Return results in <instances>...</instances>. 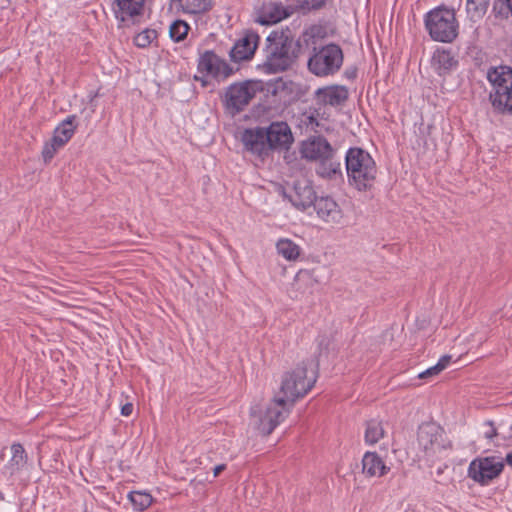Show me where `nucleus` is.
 <instances>
[{
	"mask_svg": "<svg viewBox=\"0 0 512 512\" xmlns=\"http://www.w3.org/2000/svg\"><path fill=\"white\" fill-rule=\"evenodd\" d=\"M297 34H269L266 39L264 69L269 73L286 71L301 53L307 40Z\"/></svg>",
	"mask_w": 512,
	"mask_h": 512,
	"instance_id": "nucleus-1",
	"label": "nucleus"
},
{
	"mask_svg": "<svg viewBox=\"0 0 512 512\" xmlns=\"http://www.w3.org/2000/svg\"><path fill=\"white\" fill-rule=\"evenodd\" d=\"M317 365L313 360L303 361L284 373L281 380L280 395L276 398L285 400V405L291 408L295 402L303 398L317 381Z\"/></svg>",
	"mask_w": 512,
	"mask_h": 512,
	"instance_id": "nucleus-2",
	"label": "nucleus"
},
{
	"mask_svg": "<svg viewBox=\"0 0 512 512\" xmlns=\"http://www.w3.org/2000/svg\"><path fill=\"white\" fill-rule=\"evenodd\" d=\"M348 182L358 191L370 190L376 181L378 169L372 156L362 148L352 147L345 156Z\"/></svg>",
	"mask_w": 512,
	"mask_h": 512,
	"instance_id": "nucleus-3",
	"label": "nucleus"
},
{
	"mask_svg": "<svg viewBox=\"0 0 512 512\" xmlns=\"http://www.w3.org/2000/svg\"><path fill=\"white\" fill-rule=\"evenodd\" d=\"M486 78L490 86L488 101L494 112L512 116V68L506 65L490 67Z\"/></svg>",
	"mask_w": 512,
	"mask_h": 512,
	"instance_id": "nucleus-4",
	"label": "nucleus"
},
{
	"mask_svg": "<svg viewBox=\"0 0 512 512\" xmlns=\"http://www.w3.org/2000/svg\"><path fill=\"white\" fill-rule=\"evenodd\" d=\"M418 447L422 455L419 459L431 462L443 460L444 454L451 448V443L446 440L444 430L435 422H426L419 426L417 434Z\"/></svg>",
	"mask_w": 512,
	"mask_h": 512,
	"instance_id": "nucleus-5",
	"label": "nucleus"
},
{
	"mask_svg": "<svg viewBox=\"0 0 512 512\" xmlns=\"http://www.w3.org/2000/svg\"><path fill=\"white\" fill-rule=\"evenodd\" d=\"M265 89L261 80H245L229 85L222 97V103L232 116L244 111L258 93Z\"/></svg>",
	"mask_w": 512,
	"mask_h": 512,
	"instance_id": "nucleus-6",
	"label": "nucleus"
},
{
	"mask_svg": "<svg viewBox=\"0 0 512 512\" xmlns=\"http://www.w3.org/2000/svg\"><path fill=\"white\" fill-rule=\"evenodd\" d=\"M290 409L285 405V400L274 397L266 406H252L250 417L252 424L263 436L270 435L274 429L289 414Z\"/></svg>",
	"mask_w": 512,
	"mask_h": 512,
	"instance_id": "nucleus-7",
	"label": "nucleus"
},
{
	"mask_svg": "<svg viewBox=\"0 0 512 512\" xmlns=\"http://www.w3.org/2000/svg\"><path fill=\"white\" fill-rule=\"evenodd\" d=\"M343 58L340 46L327 44L314 49V54L308 60V68L316 76L333 75L341 68Z\"/></svg>",
	"mask_w": 512,
	"mask_h": 512,
	"instance_id": "nucleus-8",
	"label": "nucleus"
},
{
	"mask_svg": "<svg viewBox=\"0 0 512 512\" xmlns=\"http://www.w3.org/2000/svg\"><path fill=\"white\" fill-rule=\"evenodd\" d=\"M197 69L200 75H195L194 80L199 81L203 87L209 86L211 79L223 81L234 73L233 68L213 51H205L200 55Z\"/></svg>",
	"mask_w": 512,
	"mask_h": 512,
	"instance_id": "nucleus-9",
	"label": "nucleus"
},
{
	"mask_svg": "<svg viewBox=\"0 0 512 512\" xmlns=\"http://www.w3.org/2000/svg\"><path fill=\"white\" fill-rule=\"evenodd\" d=\"M300 152L303 158L313 161H321L323 164L330 162V171L328 174H336L341 171L339 162H332L334 153L330 143L322 136H314L305 140L301 144Z\"/></svg>",
	"mask_w": 512,
	"mask_h": 512,
	"instance_id": "nucleus-10",
	"label": "nucleus"
},
{
	"mask_svg": "<svg viewBox=\"0 0 512 512\" xmlns=\"http://www.w3.org/2000/svg\"><path fill=\"white\" fill-rule=\"evenodd\" d=\"M424 23L428 32H457L459 27L455 10L444 5L426 13Z\"/></svg>",
	"mask_w": 512,
	"mask_h": 512,
	"instance_id": "nucleus-11",
	"label": "nucleus"
},
{
	"mask_svg": "<svg viewBox=\"0 0 512 512\" xmlns=\"http://www.w3.org/2000/svg\"><path fill=\"white\" fill-rule=\"evenodd\" d=\"M264 132L270 153L272 151H287L294 142L291 128L286 122H272L264 128Z\"/></svg>",
	"mask_w": 512,
	"mask_h": 512,
	"instance_id": "nucleus-12",
	"label": "nucleus"
},
{
	"mask_svg": "<svg viewBox=\"0 0 512 512\" xmlns=\"http://www.w3.org/2000/svg\"><path fill=\"white\" fill-rule=\"evenodd\" d=\"M283 195L295 208L302 211L313 205L317 198L311 182L306 178L295 180L291 190L288 193L284 191Z\"/></svg>",
	"mask_w": 512,
	"mask_h": 512,
	"instance_id": "nucleus-13",
	"label": "nucleus"
},
{
	"mask_svg": "<svg viewBox=\"0 0 512 512\" xmlns=\"http://www.w3.org/2000/svg\"><path fill=\"white\" fill-rule=\"evenodd\" d=\"M241 142L246 151L265 159L270 155L265 139L264 127L247 128L241 133Z\"/></svg>",
	"mask_w": 512,
	"mask_h": 512,
	"instance_id": "nucleus-14",
	"label": "nucleus"
},
{
	"mask_svg": "<svg viewBox=\"0 0 512 512\" xmlns=\"http://www.w3.org/2000/svg\"><path fill=\"white\" fill-rule=\"evenodd\" d=\"M116 18L122 23L120 29L129 28V23H134L140 16L145 0H112Z\"/></svg>",
	"mask_w": 512,
	"mask_h": 512,
	"instance_id": "nucleus-15",
	"label": "nucleus"
},
{
	"mask_svg": "<svg viewBox=\"0 0 512 512\" xmlns=\"http://www.w3.org/2000/svg\"><path fill=\"white\" fill-rule=\"evenodd\" d=\"M259 42L258 34H244L238 39L230 50L231 60L242 62L250 60L257 49Z\"/></svg>",
	"mask_w": 512,
	"mask_h": 512,
	"instance_id": "nucleus-16",
	"label": "nucleus"
},
{
	"mask_svg": "<svg viewBox=\"0 0 512 512\" xmlns=\"http://www.w3.org/2000/svg\"><path fill=\"white\" fill-rule=\"evenodd\" d=\"M286 18L289 17L285 5L281 2H269L264 3L257 11L255 21L261 25H272Z\"/></svg>",
	"mask_w": 512,
	"mask_h": 512,
	"instance_id": "nucleus-17",
	"label": "nucleus"
},
{
	"mask_svg": "<svg viewBox=\"0 0 512 512\" xmlns=\"http://www.w3.org/2000/svg\"><path fill=\"white\" fill-rule=\"evenodd\" d=\"M313 206L318 217L327 223H339L342 219V211L340 207L330 197L316 198Z\"/></svg>",
	"mask_w": 512,
	"mask_h": 512,
	"instance_id": "nucleus-18",
	"label": "nucleus"
},
{
	"mask_svg": "<svg viewBox=\"0 0 512 512\" xmlns=\"http://www.w3.org/2000/svg\"><path fill=\"white\" fill-rule=\"evenodd\" d=\"M315 96L320 104L339 106L348 99V90L341 85L326 86L317 89Z\"/></svg>",
	"mask_w": 512,
	"mask_h": 512,
	"instance_id": "nucleus-19",
	"label": "nucleus"
},
{
	"mask_svg": "<svg viewBox=\"0 0 512 512\" xmlns=\"http://www.w3.org/2000/svg\"><path fill=\"white\" fill-rule=\"evenodd\" d=\"M458 65V60L451 54L450 51L437 48L431 58V68L439 76H446L451 73Z\"/></svg>",
	"mask_w": 512,
	"mask_h": 512,
	"instance_id": "nucleus-20",
	"label": "nucleus"
},
{
	"mask_svg": "<svg viewBox=\"0 0 512 512\" xmlns=\"http://www.w3.org/2000/svg\"><path fill=\"white\" fill-rule=\"evenodd\" d=\"M362 471L368 477H382L389 471L376 452H366L362 459Z\"/></svg>",
	"mask_w": 512,
	"mask_h": 512,
	"instance_id": "nucleus-21",
	"label": "nucleus"
},
{
	"mask_svg": "<svg viewBox=\"0 0 512 512\" xmlns=\"http://www.w3.org/2000/svg\"><path fill=\"white\" fill-rule=\"evenodd\" d=\"M285 9L288 17L294 14L306 15L311 11L320 10L326 4V0H285Z\"/></svg>",
	"mask_w": 512,
	"mask_h": 512,
	"instance_id": "nucleus-22",
	"label": "nucleus"
},
{
	"mask_svg": "<svg viewBox=\"0 0 512 512\" xmlns=\"http://www.w3.org/2000/svg\"><path fill=\"white\" fill-rule=\"evenodd\" d=\"M504 469V460L498 456L482 458V486L499 477Z\"/></svg>",
	"mask_w": 512,
	"mask_h": 512,
	"instance_id": "nucleus-23",
	"label": "nucleus"
},
{
	"mask_svg": "<svg viewBox=\"0 0 512 512\" xmlns=\"http://www.w3.org/2000/svg\"><path fill=\"white\" fill-rule=\"evenodd\" d=\"M76 115H69L55 129L52 139L62 147L72 138L77 128Z\"/></svg>",
	"mask_w": 512,
	"mask_h": 512,
	"instance_id": "nucleus-24",
	"label": "nucleus"
},
{
	"mask_svg": "<svg viewBox=\"0 0 512 512\" xmlns=\"http://www.w3.org/2000/svg\"><path fill=\"white\" fill-rule=\"evenodd\" d=\"M316 283L313 273L309 270H300L294 279L292 288L299 294L311 293V289Z\"/></svg>",
	"mask_w": 512,
	"mask_h": 512,
	"instance_id": "nucleus-25",
	"label": "nucleus"
},
{
	"mask_svg": "<svg viewBox=\"0 0 512 512\" xmlns=\"http://www.w3.org/2000/svg\"><path fill=\"white\" fill-rule=\"evenodd\" d=\"M277 253L287 261H296L301 249L300 247L288 238H281L276 243Z\"/></svg>",
	"mask_w": 512,
	"mask_h": 512,
	"instance_id": "nucleus-26",
	"label": "nucleus"
},
{
	"mask_svg": "<svg viewBox=\"0 0 512 512\" xmlns=\"http://www.w3.org/2000/svg\"><path fill=\"white\" fill-rule=\"evenodd\" d=\"M385 431L381 422L370 420L366 422L365 442L368 445L376 444L384 437Z\"/></svg>",
	"mask_w": 512,
	"mask_h": 512,
	"instance_id": "nucleus-27",
	"label": "nucleus"
},
{
	"mask_svg": "<svg viewBox=\"0 0 512 512\" xmlns=\"http://www.w3.org/2000/svg\"><path fill=\"white\" fill-rule=\"evenodd\" d=\"M184 12L190 14H201L211 7L210 0H178Z\"/></svg>",
	"mask_w": 512,
	"mask_h": 512,
	"instance_id": "nucleus-28",
	"label": "nucleus"
},
{
	"mask_svg": "<svg viewBox=\"0 0 512 512\" xmlns=\"http://www.w3.org/2000/svg\"><path fill=\"white\" fill-rule=\"evenodd\" d=\"M129 500L137 510H144L152 503V496L146 492L132 491L128 495Z\"/></svg>",
	"mask_w": 512,
	"mask_h": 512,
	"instance_id": "nucleus-29",
	"label": "nucleus"
},
{
	"mask_svg": "<svg viewBox=\"0 0 512 512\" xmlns=\"http://www.w3.org/2000/svg\"><path fill=\"white\" fill-rule=\"evenodd\" d=\"M450 361H451V356L450 355L442 356L439 359V361L437 362V364H435L434 366H432V367L426 369L425 371L419 373L418 378H420V379H428V378H431V377H434V376L438 375L440 372H442L448 366Z\"/></svg>",
	"mask_w": 512,
	"mask_h": 512,
	"instance_id": "nucleus-30",
	"label": "nucleus"
},
{
	"mask_svg": "<svg viewBox=\"0 0 512 512\" xmlns=\"http://www.w3.org/2000/svg\"><path fill=\"white\" fill-rule=\"evenodd\" d=\"M12 457L10 459V465L15 467L16 470L22 468L27 462V455L23 446L19 443H15L11 446Z\"/></svg>",
	"mask_w": 512,
	"mask_h": 512,
	"instance_id": "nucleus-31",
	"label": "nucleus"
},
{
	"mask_svg": "<svg viewBox=\"0 0 512 512\" xmlns=\"http://www.w3.org/2000/svg\"><path fill=\"white\" fill-rule=\"evenodd\" d=\"M61 147L62 146L60 144L55 143L53 139H51L49 142H46L42 150V156L44 161L46 163L51 161V159L54 157L58 149H60Z\"/></svg>",
	"mask_w": 512,
	"mask_h": 512,
	"instance_id": "nucleus-32",
	"label": "nucleus"
},
{
	"mask_svg": "<svg viewBox=\"0 0 512 512\" xmlns=\"http://www.w3.org/2000/svg\"><path fill=\"white\" fill-rule=\"evenodd\" d=\"M482 435L487 441L495 444L494 439L498 437V434L492 421H486L482 424Z\"/></svg>",
	"mask_w": 512,
	"mask_h": 512,
	"instance_id": "nucleus-33",
	"label": "nucleus"
},
{
	"mask_svg": "<svg viewBox=\"0 0 512 512\" xmlns=\"http://www.w3.org/2000/svg\"><path fill=\"white\" fill-rule=\"evenodd\" d=\"M479 7L478 0H467L466 12L472 22H477L480 19Z\"/></svg>",
	"mask_w": 512,
	"mask_h": 512,
	"instance_id": "nucleus-34",
	"label": "nucleus"
},
{
	"mask_svg": "<svg viewBox=\"0 0 512 512\" xmlns=\"http://www.w3.org/2000/svg\"><path fill=\"white\" fill-rule=\"evenodd\" d=\"M154 39H156V34H135L133 36L134 44L140 48L149 46Z\"/></svg>",
	"mask_w": 512,
	"mask_h": 512,
	"instance_id": "nucleus-35",
	"label": "nucleus"
},
{
	"mask_svg": "<svg viewBox=\"0 0 512 512\" xmlns=\"http://www.w3.org/2000/svg\"><path fill=\"white\" fill-rule=\"evenodd\" d=\"M181 29H183V32H189L192 27L185 20H175L170 24L168 32H180Z\"/></svg>",
	"mask_w": 512,
	"mask_h": 512,
	"instance_id": "nucleus-36",
	"label": "nucleus"
},
{
	"mask_svg": "<svg viewBox=\"0 0 512 512\" xmlns=\"http://www.w3.org/2000/svg\"><path fill=\"white\" fill-rule=\"evenodd\" d=\"M468 474L476 482H480V458H475L470 463Z\"/></svg>",
	"mask_w": 512,
	"mask_h": 512,
	"instance_id": "nucleus-37",
	"label": "nucleus"
},
{
	"mask_svg": "<svg viewBox=\"0 0 512 512\" xmlns=\"http://www.w3.org/2000/svg\"><path fill=\"white\" fill-rule=\"evenodd\" d=\"M458 34H430L431 39L442 43H452Z\"/></svg>",
	"mask_w": 512,
	"mask_h": 512,
	"instance_id": "nucleus-38",
	"label": "nucleus"
},
{
	"mask_svg": "<svg viewBox=\"0 0 512 512\" xmlns=\"http://www.w3.org/2000/svg\"><path fill=\"white\" fill-rule=\"evenodd\" d=\"M448 466L446 464H444L443 466H438L435 470V472L431 471V475L434 476V479L436 482L438 483H443V479H442V474L444 472V470L447 468Z\"/></svg>",
	"mask_w": 512,
	"mask_h": 512,
	"instance_id": "nucleus-39",
	"label": "nucleus"
},
{
	"mask_svg": "<svg viewBox=\"0 0 512 512\" xmlns=\"http://www.w3.org/2000/svg\"><path fill=\"white\" fill-rule=\"evenodd\" d=\"M205 24H206V22L204 20V16L203 15L198 16L195 19V30L199 31V30L206 29V27H204Z\"/></svg>",
	"mask_w": 512,
	"mask_h": 512,
	"instance_id": "nucleus-40",
	"label": "nucleus"
},
{
	"mask_svg": "<svg viewBox=\"0 0 512 512\" xmlns=\"http://www.w3.org/2000/svg\"><path fill=\"white\" fill-rule=\"evenodd\" d=\"M132 412H133V405H132V403H126L121 408V414L123 416H130L132 414Z\"/></svg>",
	"mask_w": 512,
	"mask_h": 512,
	"instance_id": "nucleus-41",
	"label": "nucleus"
},
{
	"mask_svg": "<svg viewBox=\"0 0 512 512\" xmlns=\"http://www.w3.org/2000/svg\"><path fill=\"white\" fill-rule=\"evenodd\" d=\"M188 34H169L170 39L175 42L179 43L186 39Z\"/></svg>",
	"mask_w": 512,
	"mask_h": 512,
	"instance_id": "nucleus-42",
	"label": "nucleus"
},
{
	"mask_svg": "<svg viewBox=\"0 0 512 512\" xmlns=\"http://www.w3.org/2000/svg\"><path fill=\"white\" fill-rule=\"evenodd\" d=\"M225 468L224 464L217 465L213 470L214 477H217Z\"/></svg>",
	"mask_w": 512,
	"mask_h": 512,
	"instance_id": "nucleus-43",
	"label": "nucleus"
},
{
	"mask_svg": "<svg viewBox=\"0 0 512 512\" xmlns=\"http://www.w3.org/2000/svg\"><path fill=\"white\" fill-rule=\"evenodd\" d=\"M503 4L506 5V7L508 8V10L510 11L511 15H512V0H500Z\"/></svg>",
	"mask_w": 512,
	"mask_h": 512,
	"instance_id": "nucleus-44",
	"label": "nucleus"
},
{
	"mask_svg": "<svg viewBox=\"0 0 512 512\" xmlns=\"http://www.w3.org/2000/svg\"><path fill=\"white\" fill-rule=\"evenodd\" d=\"M506 462L509 466L512 467V453H508L506 456Z\"/></svg>",
	"mask_w": 512,
	"mask_h": 512,
	"instance_id": "nucleus-45",
	"label": "nucleus"
},
{
	"mask_svg": "<svg viewBox=\"0 0 512 512\" xmlns=\"http://www.w3.org/2000/svg\"><path fill=\"white\" fill-rule=\"evenodd\" d=\"M141 32H145V33H148V32H156V30H154V29H149V28H145V29H143Z\"/></svg>",
	"mask_w": 512,
	"mask_h": 512,
	"instance_id": "nucleus-46",
	"label": "nucleus"
},
{
	"mask_svg": "<svg viewBox=\"0 0 512 512\" xmlns=\"http://www.w3.org/2000/svg\"><path fill=\"white\" fill-rule=\"evenodd\" d=\"M98 95H99V94H98V92H95L93 95H91V99H90V100L92 101V100H93L94 98H96Z\"/></svg>",
	"mask_w": 512,
	"mask_h": 512,
	"instance_id": "nucleus-47",
	"label": "nucleus"
}]
</instances>
